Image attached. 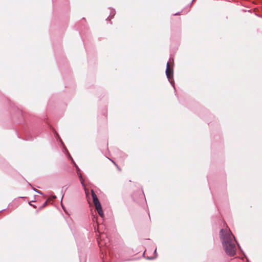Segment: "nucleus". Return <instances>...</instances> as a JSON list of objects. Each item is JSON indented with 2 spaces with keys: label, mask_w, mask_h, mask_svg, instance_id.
<instances>
[{
  "label": "nucleus",
  "mask_w": 262,
  "mask_h": 262,
  "mask_svg": "<svg viewBox=\"0 0 262 262\" xmlns=\"http://www.w3.org/2000/svg\"><path fill=\"white\" fill-rule=\"evenodd\" d=\"M80 181H81V183L82 184V185L83 186H84V181L81 177V176H80Z\"/></svg>",
  "instance_id": "nucleus-5"
},
{
  "label": "nucleus",
  "mask_w": 262,
  "mask_h": 262,
  "mask_svg": "<svg viewBox=\"0 0 262 262\" xmlns=\"http://www.w3.org/2000/svg\"><path fill=\"white\" fill-rule=\"evenodd\" d=\"M99 247L101 248L102 247H107L109 243V239L106 237L105 234L101 233L99 238H97Z\"/></svg>",
  "instance_id": "nucleus-3"
},
{
  "label": "nucleus",
  "mask_w": 262,
  "mask_h": 262,
  "mask_svg": "<svg viewBox=\"0 0 262 262\" xmlns=\"http://www.w3.org/2000/svg\"><path fill=\"white\" fill-rule=\"evenodd\" d=\"M97 230H98V231L99 232H99V229H98V228L97 229Z\"/></svg>",
  "instance_id": "nucleus-7"
},
{
  "label": "nucleus",
  "mask_w": 262,
  "mask_h": 262,
  "mask_svg": "<svg viewBox=\"0 0 262 262\" xmlns=\"http://www.w3.org/2000/svg\"><path fill=\"white\" fill-rule=\"evenodd\" d=\"M166 74L169 81L171 82V77L172 75V71H171L170 68V64L169 62H167L166 65Z\"/></svg>",
  "instance_id": "nucleus-4"
},
{
  "label": "nucleus",
  "mask_w": 262,
  "mask_h": 262,
  "mask_svg": "<svg viewBox=\"0 0 262 262\" xmlns=\"http://www.w3.org/2000/svg\"><path fill=\"white\" fill-rule=\"evenodd\" d=\"M91 192L93 197V203L95 205V208L97 210L99 215L102 217L103 216V212L102 210L101 204L100 203L99 200L96 194L94 193L93 190H91Z\"/></svg>",
  "instance_id": "nucleus-2"
},
{
  "label": "nucleus",
  "mask_w": 262,
  "mask_h": 262,
  "mask_svg": "<svg viewBox=\"0 0 262 262\" xmlns=\"http://www.w3.org/2000/svg\"><path fill=\"white\" fill-rule=\"evenodd\" d=\"M93 222H97V217H94L93 219Z\"/></svg>",
  "instance_id": "nucleus-6"
},
{
  "label": "nucleus",
  "mask_w": 262,
  "mask_h": 262,
  "mask_svg": "<svg viewBox=\"0 0 262 262\" xmlns=\"http://www.w3.org/2000/svg\"><path fill=\"white\" fill-rule=\"evenodd\" d=\"M221 235L223 239V245L227 254L229 256H233L235 254L236 242L234 235L230 231L227 230H222Z\"/></svg>",
  "instance_id": "nucleus-1"
}]
</instances>
